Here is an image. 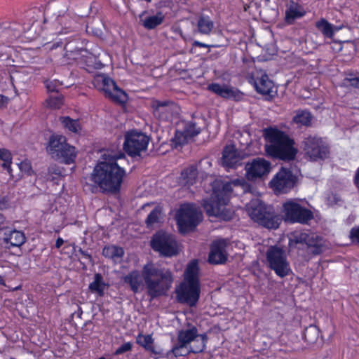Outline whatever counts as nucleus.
Instances as JSON below:
<instances>
[{"label": "nucleus", "mask_w": 359, "mask_h": 359, "mask_svg": "<svg viewBox=\"0 0 359 359\" xmlns=\"http://www.w3.org/2000/svg\"><path fill=\"white\" fill-rule=\"evenodd\" d=\"M124 157L123 153L106 151L102 154V161L98 163L90 175V180L104 193H118L126 172L116 161Z\"/></svg>", "instance_id": "nucleus-1"}, {"label": "nucleus", "mask_w": 359, "mask_h": 359, "mask_svg": "<svg viewBox=\"0 0 359 359\" xmlns=\"http://www.w3.org/2000/svg\"><path fill=\"white\" fill-rule=\"evenodd\" d=\"M265 152L267 156L283 161L294 160L297 149L294 142L284 132L276 128H269L264 130Z\"/></svg>", "instance_id": "nucleus-2"}, {"label": "nucleus", "mask_w": 359, "mask_h": 359, "mask_svg": "<svg viewBox=\"0 0 359 359\" xmlns=\"http://www.w3.org/2000/svg\"><path fill=\"white\" fill-rule=\"evenodd\" d=\"M142 274L147 293L151 299L165 294L173 283V276L170 269L152 263L144 266Z\"/></svg>", "instance_id": "nucleus-3"}, {"label": "nucleus", "mask_w": 359, "mask_h": 359, "mask_svg": "<svg viewBox=\"0 0 359 359\" xmlns=\"http://www.w3.org/2000/svg\"><path fill=\"white\" fill-rule=\"evenodd\" d=\"M184 276L183 281L175 288L176 299L178 302L192 307L197 304L201 293L199 268L196 260L188 264Z\"/></svg>", "instance_id": "nucleus-4"}, {"label": "nucleus", "mask_w": 359, "mask_h": 359, "mask_svg": "<svg viewBox=\"0 0 359 359\" xmlns=\"http://www.w3.org/2000/svg\"><path fill=\"white\" fill-rule=\"evenodd\" d=\"M232 191V184L229 182L215 180L212 183V194L210 200L204 201L203 208L209 216L221 217L228 220L231 212L227 211L226 205Z\"/></svg>", "instance_id": "nucleus-5"}, {"label": "nucleus", "mask_w": 359, "mask_h": 359, "mask_svg": "<svg viewBox=\"0 0 359 359\" xmlns=\"http://www.w3.org/2000/svg\"><path fill=\"white\" fill-rule=\"evenodd\" d=\"M249 216L255 222L268 229H277L280 219L263 203L256 199L252 201L247 206Z\"/></svg>", "instance_id": "nucleus-6"}, {"label": "nucleus", "mask_w": 359, "mask_h": 359, "mask_svg": "<svg viewBox=\"0 0 359 359\" xmlns=\"http://www.w3.org/2000/svg\"><path fill=\"white\" fill-rule=\"evenodd\" d=\"M298 245H306L307 252L314 255H320L325 250L323 238L309 231H297L290 233V248H297Z\"/></svg>", "instance_id": "nucleus-7"}, {"label": "nucleus", "mask_w": 359, "mask_h": 359, "mask_svg": "<svg viewBox=\"0 0 359 359\" xmlns=\"http://www.w3.org/2000/svg\"><path fill=\"white\" fill-rule=\"evenodd\" d=\"M266 264L279 278H285L292 273L285 250L276 245L268 248L266 252Z\"/></svg>", "instance_id": "nucleus-8"}, {"label": "nucleus", "mask_w": 359, "mask_h": 359, "mask_svg": "<svg viewBox=\"0 0 359 359\" xmlns=\"http://www.w3.org/2000/svg\"><path fill=\"white\" fill-rule=\"evenodd\" d=\"M48 151L53 157L66 164L73 163L76 156L75 147L68 144L66 137L60 135L50 137Z\"/></svg>", "instance_id": "nucleus-9"}, {"label": "nucleus", "mask_w": 359, "mask_h": 359, "mask_svg": "<svg viewBox=\"0 0 359 359\" xmlns=\"http://www.w3.org/2000/svg\"><path fill=\"white\" fill-rule=\"evenodd\" d=\"M201 211L191 204L182 205L176 215L177 224L181 233L193 230L202 220Z\"/></svg>", "instance_id": "nucleus-10"}, {"label": "nucleus", "mask_w": 359, "mask_h": 359, "mask_svg": "<svg viewBox=\"0 0 359 359\" xmlns=\"http://www.w3.org/2000/svg\"><path fill=\"white\" fill-rule=\"evenodd\" d=\"M302 144L305 155L312 161L324 160L330 155V147L320 137L309 135Z\"/></svg>", "instance_id": "nucleus-11"}, {"label": "nucleus", "mask_w": 359, "mask_h": 359, "mask_svg": "<svg viewBox=\"0 0 359 359\" xmlns=\"http://www.w3.org/2000/svg\"><path fill=\"white\" fill-rule=\"evenodd\" d=\"M281 212L283 219L290 223L304 224L313 218L312 212L294 200L285 201Z\"/></svg>", "instance_id": "nucleus-12"}, {"label": "nucleus", "mask_w": 359, "mask_h": 359, "mask_svg": "<svg viewBox=\"0 0 359 359\" xmlns=\"http://www.w3.org/2000/svg\"><path fill=\"white\" fill-rule=\"evenodd\" d=\"M93 84L95 88L103 91L107 97L115 102L124 103L127 100L126 93L119 88L111 79L104 74L96 75L93 79Z\"/></svg>", "instance_id": "nucleus-13"}, {"label": "nucleus", "mask_w": 359, "mask_h": 359, "mask_svg": "<svg viewBox=\"0 0 359 359\" xmlns=\"http://www.w3.org/2000/svg\"><path fill=\"white\" fill-rule=\"evenodd\" d=\"M149 142V137L144 133L133 130L125 135L123 148L129 156L140 157L147 151Z\"/></svg>", "instance_id": "nucleus-14"}, {"label": "nucleus", "mask_w": 359, "mask_h": 359, "mask_svg": "<svg viewBox=\"0 0 359 359\" xmlns=\"http://www.w3.org/2000/svg\"><path fill=\"white\" fill-rule=\"evenodd\" d=\"M151 245L154 250L164 257H172L178 253L174 236L163 231H159L153 236Z\"/></svg>", "instance_id": "nucleus-15"}, {"label": "nucleus", "mask_w": 359, "mask_h": 359, "mask_svg": "<svg viewBox=\"0 0 359 359\" xmlns=\"http://www.w3.org/2000/svg\"><path fill=\"white\" fill-rule=\"evenodd\" d=\"M155 117L162 121H169L179 114L180 107L170 100H153L151 104Z\"/></svg>", "instance_id": "nucleus-16"}, {"label": "nucleus", "mask_w": 359, "mask_h": 359, "mask_svg": "<svg viewBox=\"0 0 359 359\" xmlns=\"http://www.w3.org/2000/svg\"><path fill=\"white\" fill-rule=\"evenodd\" d=\"M295 177L292 172L282 168L270 182V184L275 190L282 193H287L294 185Z\"/></svg>", "instance_id": "nucleus-17"}, {"label": "nucleus", "mask_w": 359, "mask_h": 359, "mask_svg": "<svg viewBox=\"0 0 359 359\" xmlns=\"http://www.w3.org/2000/svg\"><path fill=\"white\" fill-rule=\"evenodd\" d=\"M271 169V163L262 158H257L245 165L247 177L249 180H255L268 175Z\"/></svg>", "instance_id": "nucleus-18"}, {"label": "nucleus", "mask_w": 359, "mask_h": 359, "mask_svg": "<svg viewBox=\"0 0 359 359\" xmlns=\"http://www.w3.org/2000/svg\"><path fill=\"white\" fill-rule=\"evenodd\" d=\"M228 241L226 239H219L212 242L208 256V261L212 264H222L227 260L226 247Z\"/></svg>", "instance_id": "nucleus-19"}, {"label": "nucleus", "mask_w": 359, "mask_h": 359, "mask_svg": "<svg viewBox=\"0 0 359 359\" xmlns=\"http://www.w3.org/2000/svg\"><path fill=\"white\" fill-rule=\"evenodd\" d=\"M0 237H2L5 243H10L14 247L21 246L26 241L25 234L22 231L4 226L0 228Z\"/></svg>", "instance_id": "nucleus-20"}, {"label": "nucleus", "mask_w": 359, "mask_h": 359, "mask_svg": "<svg viewBox=\"0 0 359 359\" xmlns=\"http://www.w3.org/2000/svg\"><path fill=\"white\" fill-rule=\"evenodd\" d=\"M201 132V128L197 127L196 122H189L186 125L183 132H177L175 135V141L177 144H184L193 137L198 135Z\"/></svg>", "instance_id": "nucleus-21"}, {"label": "nucleus", "mask_w": 359, "mask_h": 359, "mask_svg": "<svg viewBox=\"0 0 359 359\" xmlns=\"http://www.w3.org/2000/svg\"><path fill=\"white\" fill-rule=\"evenodd\" d=\"M222 160L223 165L227 168L234 166L239 161V154L234 146L228 145L224 147Z\"/></svg>", "instance_id": "nucleus-22"}, {"label": "nucleus", "mask_w": 359, "mask_h": 359, "mask_svg": "<svg viewBox=\"0 0 359 359\" xmlns=\"http://www.w3.org/2000/svg\"><path fill=\"white\" fill-rule=\"evenodd\" d=\"M147 13L146 11H142L139 17L141 20L142 26L147 29H155L158 25H161L165 19V15L161 11L157 12L154 15H151L145 18H142L144 14Z\"/></svg>", "instance_id": "nucleus-23"}, {"label": "nucleus", "mask_w": 359, "mask_h": 359, "mask_svg": "<svg viewBox=\"0 0 359 359\" xmlns=\"http://www.w3.org/2000/svg\"><path fill=\"white\" fill-rule=\"evenodd\" d=\"M196 338H198V329L196 326L191 325H189L187 328L180 330L177 334L178 342L188 346Z\"/></svg>", "instance_id": "nucleus-24"}, {"label": "nucleus", "mask_w": 359, "mask_h": 359, "mask_svg": "<svg viewBox=\"0 0 359 359\" xmlns=\"http://www.w3.org/2000/svg\"><path fill=\"white\" fill-rule=\"evenodd\" d=\"M197 31L201 34L209 35L215 27L214 22L205 14H200L196 20Z\"/></svg>", "instance_id": "nucleus-25"}, {"label": "nucleus", "mask_w": 359, "mask_h": 359, "mask_svg": "<svg viewBox=\"0 0 359 359\" xmlns=\"http://www.w3.org/2000/svg\"><path fill=\"white\" fill-rule=\"evenodd\" d=\"M305 13V11L301 6L292 2L285 11V20L287 24L292 25L297 19L303 17Z\"/></svg>", "instance_id": "nucleus-26"}, {"label": "nucleus", "mask_w": 359, "mask_h": 359, "mask_svg": "<svg viewBox=\"0 0 359 359\" xmlns=\"http://www.w3.org/2000/svg\"><path fill=\"white\" fill-rule=\"evenodd\" d=\"M255 86L260 94L270 95L273 93V83L266 74L257 78L255 81Z\"/></svg>", "instance_id": "nucleus-27"}, {"label": "nucleus", "mask_w": 359, "mask_h": 359, "mask_svg": "<svg viewBox=\"0 0 359 359\" xmlns=\"http://www.w3.org/2000/svg\"><path fill=\"white\" fill-rule=\"evenodd\" d=\"M142 274L140 275L137 271H133L123 278L124 283L128 284L131 290L137 293L142 285Z\"/></svg>", "instance_id": "nucleus-28"}, {"label": "nucleus", "mask_w": 359, "mask_h": 359, "mask_svg": "<svg viewBox=\"0 0 359 359\" xmlns=\"http://www.w3.org/2000/svg\"><path fill=\"white\" fill-rule=\"evenodd\" d=\"M136 342L140 346L144 348L145 350L149 351L154 355H161V350L156 349L154 345V339L150 334H140L136 338Z\"/></svg>", "instance_id": "nucleus-29"}, {"label": "nucleus", "mask_w": 359, "mask_h": 359, "mask_svg": "<svg viewBox=\"0 0 359 359\" xmlns=\"http://www.w3.org/2000/svg\"><path fill=\"white\" fill-rule=\"evenodd\" d=\"M108 286V284L104 281L102 275L95 273L94 280L89 284L88 288L93 293H96L100 297H102Z\"/></svg>", "instance_id": "nucleus-30"}, {"label": "nucleus", "mask_w": 359, "mask_h": 359, "mask_svg": "<svg viewBox=\"0 0 359 359\" xmlns=\"http://www.w3.org/2000/svg\"><path fill=\"white\" fill-rule=\"evenodd\" d=\"M198 174V170L196 166H189L181 173L182 183L185 186L194 184L197 180Z\"/></svg>", "instance_id": "nucleus-31"}, {"label": "nucleus", "mask_w": 359, "mask_h": 359, "mask_svg": "<svg viewBox=\"0 0 359 359\" xmlns=\"http://www.w3.org/2000/svg\"><path fill=\"white\" fill-rule=\"evenodd\" d=\"M208 89L224 98H231L236 96L235 91L224 85L212 83L208 86Z\"/></svg>", "instance_id": "nucleus-32"}, {"label": "nucleus", "mask_w": 359, "mask_h": 359, "mask_svg": "<svg viewBox=\"0 0 359 359\" xmlns=\"http://www.w3.org/2000/svg\"><path fill=\"white\" fill-rule=\"evenodd\" d=\"M124 254L122 248L115 245H110L103 248L102 255L107 258L111 259L114 262H119Z\"/></svg>", "instance_id": "nucleus-33"}, {"label": "nucleus", "mask_w": 359, "mask_h": 359, "mask_svg": "<svg viewBox=\"0 0 359 359\" xmlns=\"http://www.w3.org/2000/svg\"><path fill=\"white\" fill-rule=\"evenodd\" d=\"M316 27L322 32V34L328 38H332L334 35V29L333 26L325 19L316 22Z\"/></svg>", "instance_id": "nucleus-34"}, {"label": "nucleus", "mask_w": 359, "mask_h": 359, "mask_svg": "<svg viewBox=\"0 0 359 359\" xmlns=\"http://www.w3.org/2000/svg\"><path fill=\"white\" fill-rule=\"evenodd\" d=\"M293 122L299 126L310 125L311 121V115L307 111H298L296 115L293 117Z\"/></svg>", "instance_id": "nucleus-35"}, {"label": "nucleus", "mask_w": 359, "mask_h": 359, "mask_svg": "<svg viewBox=\"0 0 359 359\" xmlns=\"http://www.w3.org/2000/svg\"><path fill=\"white\" fill-rule=\"evenodd\" d=\"M171 352L175 357L186 356L189 353H191L188 345L179 342L177 344L172 347Z\"/></svg>", "instance_id": "nucleus-36"}, {"label": "nucleus", "mask_w": 359, "mask_h": 359, "mask_svg": "<svg viewBox=\"0 0 359 359\" xmlns=\"http://www.w3.org/2000/svg\"><path fill=\"white\" fill-rule=\"evenodd\" d=\"M62 123L66 128L73 133H78L81 129L79 121L71 119L69 117L62 118Z\"/></svg>", "instance_id": "nucleus-37"}, {"label": "nucleus", "mask_w": 359, "mask_h": 359, "mask_svg": "<svg viewBox=\"0 0 359 359\" xmlns=\"http://www.w3.org/2000/svg\"><path fill=\"white\" fill-rule=\"evenodd\" d=\"M46 102L50 108L59 109L63 104V96L61 94L50 95Z\"/></svg>", "instance_id": "nucleus-38"}, {"label": "nucleus", "mask_w": 359, "mask_h": 359, "mask_svg": "<svg viewBox=\"0 0 359 359\" xmlns=\"http://www.w3.org/2000/svg\"><path fill=\"white\" fill-rule=\"evenodd\" d=\"M161 215V211L159 208H155L148 215L146 219V224L150 226L159 222Z\"/></svg>", "instance_id": "nucleus-39"}, {"label": "nucleus", "mask_w": 359, "mask_h": 359, "mask_svg": "<svg viewBox=\"0 0 359 359\" xmlns=\"http://www.w3.org/2000/svg\"><path fill=\"white\" fill-rule=\"evenodd\" d=\"M318 337V331L314 326L306 328L304 333L305 339L309 343H313Z\"/></svg>", "instance_id": "nucleus-40"}, {"label": "nucleus", "mask_w": 359, "mask_h": 359, "mask_svg": "<svg viewBox=\"0 0 359 359\" xmlns=\"http://www.w3.org/2000/svg\"><path fill=\"white\" fill-rule=\"evenodd\" d=\"M192 342V344H190L189 345L191 353H198L203 351L205 348V344L203 341H201L198 338H196Z\"/></svg>", "instance_id": "nucleus-41"}, {"label": "nucleus", "mask_w": 359, "mask_h": 359, "mask_svg": "<svg viewBox=\"0 0 359 359\" xmlns=\"http://www.w3.org/2000/svg\"><path fill=\"white\" fill-rule=\"evenodd\" d=\"M62 83L58 80L46 81V88L48 92L58 93L59 88L62 86Z\"/></svg>", "instance_id": "nucleus-42"}, {"label": "nucleus", "mask_w": 359, "mask_h": 359, "mask_svg": "<svg viewBox=\"0 0 359 359\" xmlns=\"http://www.w3.org/2000/svg\"><path fill=\"white\" fill-rule=\"evenodd\" d=\"M18 168L20 171L27 175H30L33 170L31 163L29 161H23L18 164Z\"/></svg>", "instance_id": "nucleus-43"}, {"label": "nucleus", "mask_w": 359, "mask_h": 359, "mask_svg": "<svg viewBox=\"0 0 359 359\" xmlns=\"http://www.w3.org/2000/svg\"><path fill=\"white\" fill-rule=\"evenodd\" d=\"M349 238L353 243L359 244V226L351 229Z\"/></svg>", "instance_id": "nucleus-44"}, {"label": "nucleus", "mask_w": 359, "mask_h": 359, "mask_svg": "<svg viewBox=\"0 0 359 359\" xmlns=\"http://www.w3.org/2000/svg\"><path fill=\"white\" fill-rule=\"evenodd\" d=\"M132 349V344L130 342H126L123 344H122L118 348H117L115 352L114 355H118L123 354L126 352L130 351Z\"/></svg>", "instance_id": "nucleus-45"}, {"label": "nucleus", "mask_w": 359, "mask_h": 359, "mask_svg": "<svg viewBox=\"0 0 359 359\" xmlns=\"http://www.w3.org/2000/svg\"><path fill=\"white\" fill-rule=\"evenodd\" d=\"M62 168L55 165H50L48 168V173L50 175H62Z\"/></svg>", "instance_id": "nucleus-46"}, {"label": "nucleus", "mask_w": 359, "mask_h": 359, "mask_svg": "<svg viewBox=\"0 0 359 359\" xmlns=\"http://www.w3.org/2000/svg\"><path fill=\"white\" fill-rule=\"evenodd\" d=\"M69 3H70V0H58L56 3V6L57 7L64 6L62 9L59 13H63V12H65L66 11H67Z\"/></svg>", "instance_id": "nucleus-47"}, {"label": "nucleus", "mask_w": 359, "mask_h": 359, "mask_svg": "<svg viewBox=\"0 0 359 359\" xmlns=\"http://www.w3.org/2000/svg\"><path fill=\"white\" fill-rule=\"evenodd\" d=\"M11 158V153L6 149H0V159L8 161Z\"/></svg>", "instance_id": "nucleus-48"}, {"label": "nucleus", "mask_w": 359, "mask_h": 359, "mask_svg": "<svg viewBox=\"0 0 359 359\" xmlns=\"http://www.w3.org/2000/svg\"><path fill=\"white\" fill-rule=\"evenodd\" d=\"M349 83L351 86L359 88V76L348 79Z\"/></svg>", "instance_id": "nucleus-49"}, {"label": "nucleus", "mask_w": 359, "mask_h": 359, "mask_svg": "<svg viewBox=\"0 0 359 359\" xmlns=\"http://www.w3.org/2000/svg\"><path fill=\"white\" fill-rule=\"evenodd\" d=\"M78 252L82 255V257L88 259L90 262L91 261V256L87 253L86 251H83L81 248H80Z\"/></svg>", "instance_id": "nucleus-50"}, {"label": "nucleus", "mask_w": 359, "mask_h": 359, "mask_svg": "<svg viewBox=\"0 0 359 359\" xmlns=\"http://www.w3.org/2000/svg\"><path fill=\"white\" fill-rule=\"evenodd\" d=\"M198 339L201 341H203L205 344H206V342L208 341V335L204 333V334H199L198 333Z\"/></svg>", "instance_id": "nucleus-51"}, {"label": "nucleus", "mask_w": 359, "mask_h": 359, "mask_svg": "<svg viewBox=\"0 0 359 359\" xmlns=\"http://www.w3.org/2000/svg\"><path fill=\"white\" fill-rule=\"evenodd\" d=\"M354 183H355V186L357 187V188L359 189V168H358V170L355 172V175Z\"/></svg>", "instance_id": "nucleus-52"}, {"label": "nucleus", "mask_w": 359, "mask_h": 359, "mask_svg": "<svg viewBox=\"0 0 359 359\" xmlns=\"http://www.w3.org/2000/svg\"><path fill=\"white\" fill-rule=\"evenodd\" d=\"M4 161V163L2 164V166L5 168H6L8 171V172H10V164L11 163V158L8 160V161H6V160H3Z\"/></svg>", "instance_id": "nucleus-53"}, {"label": "nucleus", "mask_w": 359, "mask_h": 359, "mask_svg": "<svg viewBox=\"0 0 359 359\" xmlns=\"http://www.w3.org/2000/svg\"><path fill=\"white\" fill-rule=\"evenodd\" d=\"M8 101V98L2 95H0V107L4 106Z\"/></svg>", "instance_id": "nucleus-54"}, {"label": "nucleus", "mask_w": 359, "mask_h": 359, "mask_svg": "<svg viewBox=\"0 0 359 359\" xmlns=\"http://www.w3.org/2000/svg\"><path fill=\"white\" fill-rule=\"evenodd\" d=\"M193 46H196V47H209L210 46L208 44L201 43V42L198 41H194V43H193Z\"/></svg>", "instance_id": "nucleus-55"}, {"label": "nucleus", "mask_w": 359, "mask_h": 359, "mask_svg": "<svg viewBox=\"0 0 359 359\" xmlns=\"http://www.w3.org/2000/svg\"><path fill=\"white\" fill-rule=\"evenodd\" d=\"M63 243H64V241H63V239H62V238H58L57 239V241H56V243H55V247H56L57 248H60L62 246V245Z\"/></svg>", "instance_id": "nucleus-56"}, {"label": "nucleus", "mask_w": 359, "mask_h": 359, "mask_svg": "<svg viewBox=\"0 0 359 359\" xmlns=\"http://www.w3.org/2000/svg\"><path fill=\"white\" fill-rule=\"evenodd\" d=\"M4 223V217L2 215L0 214V228H3L4 226H1V224Z\"/></svg>", "instance_id": "nucleus-57"}, {"label": "nucleus", "mask_w": 359, "mask_h": 359, "mask_svg": "<svg viewBox=\"0 0 359 359\" xmlns=\"http://www.w3.org/2000/svg\"><path fill=\"white\" fill-rule=\"evenodd\" d=\"M0 284L1 285H4V280H3V279L1 278V276H0Z\"/></svg>", "instance_id": "nucleus-58"}, {"label": "nucleus", "mask_w": 359, "mask_h": 359, "mask_svg": "<svg viewBox=\"0 0 359 359\" xmlns=\"http://www.w3.org/2000/svg\"><path fill=\"white\" fill-rule=\"evenodd\" d=\"M54 47H55V44H53L50 48H48L49 49H53Z\"/></svg>", "instance_id": "nucleus-59"}, {"label": "nucleus", "mask_w": 359, "mask_h": 359, "mask_svg": "<svg viewBox=\"0 0 359 359\" xmlns=\"http://www.w3.org/2000/svg\"><path fill=\"white\" fill-rule=\"evenodd\" d=\"M266 3H268L269 1V0H265Z\"/></svg>", "instance_id": "nucleus-60"}]
</instances>
